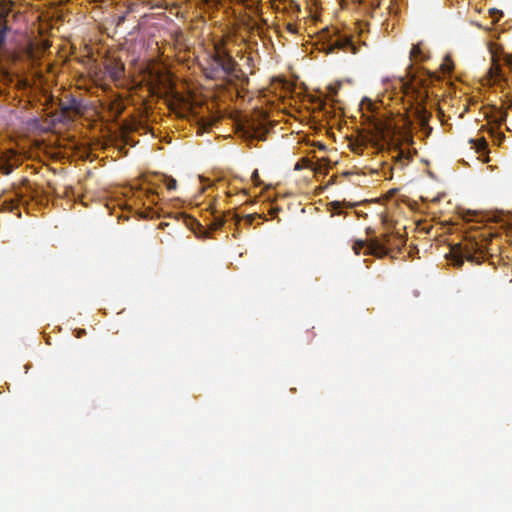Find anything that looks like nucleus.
I'll return each instance as SVG.
<instances>
[{"label": "nucleus", "instance_id": "nucleus-22", "mask_svg": "<svg viewBox=\"0 0 512 512\" xmlns=\"http://www.w3.org/2000/svg\"><path fill=\"white\" fill-rule=\"evenodd\" d=\"M310 161L307 158H302L295 165V170H301L304 167H309Z\"/></svg>", "mask_w": 512, "mask_h": 512}, {"label": "nucleus", "instance_id": "nucleus-13", "mask_svg": "<svg viewBox=\"0 0 512 512\" xmlns=\"http://www.w3.org/2000/svg\"><path fill=\"white\" fill-rule=\"evenodd\" d=\"M61 111L63 113L68 112H78L79 111V103L75 98H70L67 102L61 103Z\"/></svg>", "mask_w": 512, "mask_h": 512}, {"label": "nucleus", "instance_id": "nucleus-8", "mask_svg": "<svg viewBox=\"0 0 512 512\" xmlns=\"http://www.w3.org/2000/svg\"><path fill=\"white\" fill-rule=\"evenodd\" d=\"M469 143L472 145V148L475 149L477 153L485 155L484 162H489L488 143L484 137H480L478 139H470Z\"/></svg>", "mask_w": 512, "mask_h": 512}, {"label": "nucleus", "instance_id": "nucleus-25", "mask_svg": "<svg viewBox=\"0 0 512 512\" xmlns=\"http://www.w3.org/2000/svg\"><path fill=\"white\" fill-rule=\"evenodd\" d=\"M504 62L508 67L512 68V55H509V54L505 55Z\"/></svg>", "mask_w": 512, "mask_h": 512}, {"label": "nucleus", "instance_id": "nucleus-27", "mask_svg": "<svg viewBox=\"0 0 512 512\" xmlns=\"http://www.w3.org/2000/svg\"><path fill=\"white\" fill-rule=\"evenodd\" d=\"M125 19H126V14H123V15H121V16H118V18H117V22H116V25H117V26L121 25L122 23H124Z\"/></svg>", "mask_w": 512, "mask_h": 512}, {"label": "nucleus", "instance_id": "nucleus-15", "mask_svg": "<svg viewBox=\"0 0 512 512\" xmlns=\"http://www.w3.org/2000/svg\"><path fill=\"white\" fill-rule=\"evenodd\" d=\"M454 69V64L449 55H446L443 59V62L440 65V70L443 74H450Z\"/></svg>", "mask_w": 512, "mask_h": 512}, {"label": "nucleus", "instance_id": "nucleus-12", "mask_svg": "<svg viewBox=\"0 0 512 512\" xmlns=\"http://www.w3.org/2000/svg\"><path fill=\"white\" fill-rule=\"evenodd\" d=\"M245 136L248 140H260L264 141L266 139L265 132L260 133L259 129H256L253 125L249 127L247 131H245Z\"/></svg>", "mask_w": 512, "mask_h": 512}, {"label": "nucleus", "instance_id": "nucleus-16", "mask_svg": "<svg viewBox=\"0 0 512 512\" xmlns=\"http://www.w3.org/2000/svg\"><path fill=\"white\" fill-rule=\"evenodd\" d=\"M368 245H369V240L368 241L358 240L353 244V250H354L355 254H360L361 250L365 248L366 250H365L364 254L369 255L367 253Z\"/></svg>", "mask_w": 512, "mask_h": 512}, {"label": "nucleus", "instance_id": "nucleus-10", "mask_svg": "<svg viewBox=\"0 0 512 512\" xmlns=\"http://www.w3.org/2000/svg\"><path fill=\"white\" fill-rule=\"evenodd\" d=\"M205 74L210 79H223L221 72L218 69V65L215 64V58H212L211 64L205 68Z\"/></svg>", "mask_w": 512, "mask_h": 512}, {"label": "nucleus", "instance_id": "nucleus-2", "mask_svg": "<svg viewBox=\"0 0 512 512\" xmlns=\"http://www.w3.org/2000/svg\"><path fill=\"white\" fill-rule=\"evenodd\" d=\"M321 38L328 42L327 45L322 48L326 54H330L336 49L352 54L358 53V47L352 41V37L340 35L337 29L330 31L326 28L322 31Z\"/></svg>", "mask_w": 512, "mask_h": 512}, {"label": "nucleus", "instance_id": "nucleus-9", "mask_svg": "<svg viewBox=\"0 0 512 512\" xmlns=\"http://www.w3.org/2000/svg\"><path fill=\"white\" fill-rule=\"evenodd\" d=\"M124 65L121 63H112L107 66V71L113 80H119L124 74Z\"/></svg>", "mask_w": 512, "mask_h": 512}, {"label": "nucleus", "instance_id": "nucleus-21", "mask_svg": "<svg viewBox=\"0 0 512 512\" xmlns=\"http://www.w3.org/2000/svg\"><path fill=\"white\" fill-rule=\"evenodd\" d=\"M10 13V9L5 5L0 6V21H7V16Z\"/></svg>", "mask_w": 512, "mask_h": 512}, {"label": "nucleus", "instance_id": "nucleus-19", "mask_svg": "<svg viewBox=\"0 0 512 512\" xmlns=\"http://www.w3.org/2000/svg\"><path fill=\"white\" fill-rule=\"evenodd\" d=\"M164 182H165V185L167 187L168 190H175L176 187H177V182L174 178L172 177H167L165 176L164 177Z\"/></svg>", "mask_w": 512, "mask_h": 512}, {"label": "nucleus", "instance_id": "nucleus-4", "mask_svg": "<svg viewBox=\"0 0 512 512\" xmlns=\"http://www.w3.org/2000/svg\"><path fill=\"white\" fill-rule=\"evenodd\" d=\"M214 58L223 79L227 77L240 79L243 72L232 56L227 52H220L215 54Z\"/></svg>", "mask_w": 512, "mask_h": 512}, {"label": "nucleus", "instance_id": "nucleus-5", "mask_svg": "<svg viewBox=\"0 0 512 512\" xmlns=\"http://www.w3.org/2000/svg\"><path fill=\"white\" fill-rule=\"evenodd\" d=\"M487 118L489 123L494 125L488 129V133L492 137L493 143L500 146L505 140V134L501 132L499 128L506 121L507 112L496 109L491 115H488Z\"/></svg>", "mask_w": 512, "mask_h": 512}, {"label": "nucleus", "instance_id": "nucleus-17", "mask_svg": "<svg viewBox=\"0 0 512 512\" xmlns=\"http://www.w3.org/2000/svg\"><path fill=\"white\" fill-rule=\"evenodd\" d=\"M225 223V218L223 215H214V220L210 224V228L212 230H218L220 229Z\"/></svg>", "mask_w": 512, "mask_h": 512}, {"label": "nucleus", "instance_id": "nucleus-6", "mask_svg": "<svg viewBox=\"0 0 512 512\" xmlns=\"http://www.w3.org/2000/svg\"><path fill=\"white\" fill-rule=\"evenodd\" d=\"M393 234L384 233L379 237L369 239L368 254L383 258L389 254V245L392 244Z\"/></svg>", "mask_w": 512, "mask_h": 512}, {"label": "nucleus", "instance_id": "nucleus-26", "mask_svg": "<svg viewBox=\"0 0 512 512\" xmlns=\"http://www.w3.org/2000/svg\"><path fill=\"white\" fill-rule=\"evenodd\" d=\"M396 158H397V161H399L401 163V167H403L404 164L402 163V160L404 158H406L404 151H399Z\"/></svg>", "mask_w": 512, "mask_h": 512}, {"label": "nucleus", "instance_id": "nucleus-1", "mask_svg": "<svg viewBox=\"0 0 512 512\" xmlns=\"http://www.w3.org/2000/svg\"><path fill=\"white\" fill-rule=\"evenodd\" d=\"M423 73L427 75V78H421L420 76L413 74L411 75L410 80L404 83V86L407 92L416 93L417 95V100L419 101V103L415 108L416 120L418 121L422 129H427L429 132H431L432 128L428 125L429 120L431 118V113L427 111L424 105L425 98L427 97V95L422 93L420 89L417 88V85L420 88H424L427 86L428 81L439 80L440 77L437 75L436 72H431L425 69H423Z\"/></svg>", "mask_w": 512, "mask_h": 512}, {"label": "nucleus", "instance_id": "nucleus-7", "mask_svg": "<svg viewBox=\"0 0 512 512\" xmlns=\"http://www.w3.org/2000/svg\"><path fill=\"white\" fill-rule=\"evenodd\" d=\"M367 121L372 133L380 139H385L392 133L391 123L387 120L376 117H367Z\"/></svg>", "mask_w": 512, "mask_h": 512}, {"label": "nucleus", "instance_id": "nucleus-28", "mask_svg": "<svg viewBox=\"0 0 512 512\" xmlns=\"http://www.w3.org/2000/svg\"><path fill=\"white\" fill-rule=\"evenodd\" d=\"M255 216L254 215H247L246 216V221L248 224H252L253 220H254Z\"/></svg>", "mask_w": 512, "mask_h": 512}, {"label": "nucleus", "instance_id": "nucleus-3", "mask_svg": "<svg viewBox=\"0 0 512 512\" xmlns=\"http://www.w3.org/2000/svg\"><path fill=\"white\" fill-rule=\"evenodd\" d=\"M451 254L453 257V264L455 266H461L464 260H468L472 263H480L483 250L482 247L476 242H467L465 244H459L452 248Z\"/></svg>", "mask_w": 512, "mask_h": 512}, {"label": "nucleus", "instance_id": "nucleus-24", "mask_svg": "<svg viewBox=\"0 0 512 512\" xmlns=\"http://www.w3.org/2000/svg\"><path fill=\"white\" fill-rule=\"evenodd\" d=\"M286 29H287V31H288V32H290L291 34H296V33H298V28H297V26H296V25H294V24L288 23V24L286 25Z\"/></svg>", "mask_w": 512, "mask_h": 512}, {"label": "nucleus", "instance_id": "nucleus-18", "mask_svg": "<svg viewBox=\"0 0 512 512\" xmlns=\"http://www.w3.org/2000/svg\"><path fill=\"white\" fill-rule=\"evenodd\" d=\"M404 243L405 241L401 236L393 234L392 244L389 245V252L394 248L400 249V247L404 245Z\"/></svg>", "mask_w": 512, "mask_h": 512}, {"label": "nucleus", "instance_id": "nucleus-29", "mask_svg": "<svg viewBox=\"0 0 512 512\" xmlns=\"http://www.w3.org/2000/svg\"><path fill=\"white\" fill-rule=\"evenodd\" d=\"M331 205L333 206L334 209L340 207V203L339 202H332Z\"/></svg>", "mask_w": 512, "mask_h": 512}, {"label": "nucleus", "instance_id": "nucleus-11", "mask_svg": "<svg viewBox=\"0 0 512 512\" xmlns=\"http://www.w3.org/2000/svg\"><path fill=\"white\" fill-rule=\"evenodd\" d=\"M493 63L491 67L488 70V75L490 79L498 80L502 77V69L500 64L497 62V60L493 57L492 58Z\"/></svg>", "mask_w": 512, "mask_h": 512}, {"label": "nucleus", "instance_id": "nucleus-20", "mask_svg": "<svg viewBox=\"0 0 512 512\" xmlns=\"http://www.w3.org/2000/svg\"><path fill=\"white\" fill-rule=\"evenodd\" d=\"M8 31L7 21H0V42H3Z\"/></svg>", "mask_w": 512, "mask_h": 512}, {"label": "nucleus", "instance_id": "nucleus-23", "mask_svg": "<svg viewBox=\"0 0 512 512\" xmlns=\"http://www.w3.org/2000/svg\"><path fill=\"white\" fill-rule=\"evenodd\" d=\"M251 179L253 181V183L255 185H259L260 184V179H259V173H258V170H254L252 175H251Z\"/></svg>", "mask_w": 512, "mask_h": 512}, {"label": "nucleus", "instance_id": "nucleus-14", "mask_svg": "<svg viewBox=\"0 0 512 512\" xmlns=\"http://www.w3.org/2000/svg\"><path fill=\"white\" fill-rule=\"evenodd\" d=\"M410 58H413L415 60L424 61L426 59V56L424 52L421 49L420 43L414 44L410 51Z\"/></svg>", "mask_w": 512, "mask_h": 512}]
</instances>
